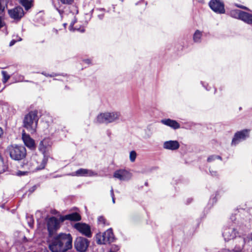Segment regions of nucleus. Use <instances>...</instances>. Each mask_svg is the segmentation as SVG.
Here are the masks:
<instances>
[{
  "instance_id": "58836bf2",
  "label": "nucleus",
  "mask_w": 252,
  "mask_h": 252,
  "mask_svg": "<svg viewBox=\"0 0 252 252\" xmlns=\"http://www.w3.org/2000/svg\"><path fill=\"white\" fill-rule=\"evenodd\" d=\"M3 134V130L0 127V137L1 136V135Z\"/></svg>"
},
{
  "instance_id": "c03bdc74",
  "label": "nucleus",
  "mask_w": 252,
  "mask_h": 252,
  "mask_svg": "<svg viewBox=\"0 0 252 252\" xmlns=\"http://www.w3.org/2000/svg\"><path fill=\"white\" fill-rule=\"evenodd\" d=\"M85 30L83 28L82 29L80 28V32H84Z\"/></svg>"
},
{
  "instance_id": "ea45409f",
  "label": "nucleus",
  "mask_w": 252,
  "mask_h": 252,
  "mask_svg": "<svg viewBox=\"0 0 252 252\" xmlns=\"http://www.w3.org/2000/svg\"><path fill=\"white\" fill-rule=\"evenodd\" d=\"M51 213L53 215H56L57 213V211L56 210H53Z\"/></svg>"
},
{
  "instance_id": "0eeeda50",
  "label": "nucleus",
  "mask_w": 252,
  "mask_h": 252,
  "mask_svg": "<svg viewBox=\"0 0 252 252\" xmlns=\"http://www.w3.org/2000/svg\"><path fill=\"white\" fill-rule=\"evenodd\" d=\"M113 177L121 181H127L131 178L132 174L126 169H121L114 172Z\"/></svg>"
},
{
  "instance_id": "49530a36",
  "label": "nucleus",
  "mask_w": 252,
  "mask_h": 252,
  "mask_svg": "<svg viewBox=\"0 0 252 252\" xmlns=\"http://www.w3.org/2000/svg\"><path fill=\"white\" fill-rule=\"evenodd\" d=\"M66 25H67L66 24H63L64 27H65V26H66Z\"/></svg>"
},
{
  "instance_id": "72a5a7b5",
  "label": "nucleus",
  "mask_w": 252,
  "mask_h": 252,
  "mask_svg": "<svg viewBox=\"0 0 252 252\" xmlns=\"http://www.w3.org/2000/svg\"><path fill=\"white\" fill-rule=\"evenodd\" d=\"M74 245H75V248L76 251L79 252V245H78V244L75 242V244H74Z\"/></svg>"
},
{
  "instance_id": "79ce46f5",
  "label": "nucleus",
  "mask_w": 252,
  "mask_h": 252,
  "mask_svg": "<svg viewBox=\"0 0 252 252\" xmlns=\"http://www.w3.org/2000/svg\"><path fill=\"white\" fill-rule=\"evenodd\" d=\"M15 41H11V42L10 43V46H12L14 44Z\"/></svg>"
},
{
  "instance_id": "4468645a",
  "label": "nucleus",
  "mask_w": 252,
  "mask_h": 252,
  "mask_svg": "<svg viewBox=\"0 0 252 252\" xmlns=\"http://www.w3.org/2000/svg\"><path fill=\"white\" fill-rule=\"evenodd\" d=\"M22 139L26 146L31 149H33L35 148L34 141L29 135L23 134Z\"/></svg>"
},
{
  "instance_id": "9b49d317",
  "label": "nucleus",
  "mask_w": 252,
  "mask_h": 252,
  "mask_svg": "<svg viewBox=\"0 0 252 252\" xmlns=\"http://www.w3.org/2000/svg\"><path fill=\"white\" fill-rule=\"evenodd\" d=\"M237 232L233 227L225 228L222 235L225 241H228L236 237Z\"/></svg>"
},
{
  "instance_id": "2f4dec72",
  "label": "nucleus",
  "mask_w": 252,
  "mask_h": 252,
  "mask_svg": "<svg viewBox=\"0 0 252 252\" xmlns=\"http://www.w3.org/2000/svg\"><path fill=\"white\" fill-rule=\"evenodd\" d=\"M36 187L35 186H33L32 188H31L30 189H29V191L31 193H32V192H33L35 189H36Z\"/></svg>"
},
{
  "instance_id": "4be33fe9",
  "label": "nucleus",
  "mask_w": 252,
  "mask_h": 252,
  "mask_svg": "<svg viewBox=\"0 0 252 252\" xmlns=\"http://www.w3.org/2000/svg\"><path fill=\"white\" fill-rule=\"evenodd\" d=\"M79 173L80 176H91L94 175V173L92 171L84 169H80Z\"/></svg>"
},
{
  "instance_id": "393cba45",
  "label": "nucleus",
  "mask_w": 252,
  "mask_h": 252,
  "mask_svg": "<svg viewBox=\"0 0 252 252\" xmlns=\"http://www.w3.org/2000/svg\"><path fill=\"white\" fill-rule=\"evenodd\" d=\"M1 74L3 76L2 82L5 83L10 78V76L5 71H2Z\"/></svg>"
},
{
  "instance_id": "7ed1b4c3",
  "label": "nucleus",
  "mask_w": 252,
  "mask_h": 252,
  "mask_svg": "<svg viewBox=\"0 0 252 252\" xmlns=\"http://www.w3.org/2000/svg\"><path fill=\"white\" fill-rule=\"evenodd\" d=\"M38 111L34 110L30 111L25 115L23 121V126L31 133L36 132L38 122L40 118L38 116Z\"/></svg>"
},
{
  "instance_id": "6e6552de",
  "label": "nucleus",
  "mask_w": 252,
  "mask_h": 252,
  "mask_svg": "<svg viewBox=\"0 0 252 252\" xmlns=\"http://www.w3.org/2000/svg\"><path fill=\"white\" fill-rule=\"evenodd\" d=\"M9 17L15 21H19L24 15V12L22 7L20 6H16L8 10Z\"/></svg>"
},
{
  "instance_id": "423d86ee",
  "label": "nucleus",
  "mask_w": 252,
  "mask_h": 252,
  "mask_svg": "<svg viewBox=\"0 0 252 252\" xmlns=\"http://www.w3.org/2000/svg\"><path fill=\"white\" fill-rule=\"evenodd\" d=\"M6 151L10 157L15 160H22L26 156V148L22 146L10 145L7 147Z\"/></svg>"
},
{
  "instance_id": "2eb2a0df",
  "label": "nucleus",
  "mask_w": 252,
  "mask_h": 252,
  "mask_svg": "<svg viewBox=\"0 0 252 252\" xmlns=\"http://www.w3.org/2000/svg\"><path fill=\"white\" fill-rule=\"evenodd\" d=\"M80 233L90 238L92 237V233L90 226L86 223H80Z\"/></svg>"
},
{
  "instance_id": "f704fd0d",
  "label": "nucleus",
  "mask_w": 252,
  "mask_h": 252,
  "mask_svg": "<svg viewBox=\"0 0 252 252\" xmlns=\"http://www.w3.org/2000/svg\"><path fill=\"white\" fill-rule=\"evenodd\" d=\"M74 228L79 230V222H77L74 224Z\"/></svg>"
},
{
  "instance_id": "412c9836",
  "label": "nucleus",
  "mask_w": 252,
  "mask_h": 252,
  "mask_svg": "<svg viewBox=\"0 0 252 252\" xmlns=\"http://www.w3.org/2000/svg\"><path fill=\"white\" fill-rule=\"evenodd\" d=\"M8 0H0V15L2 14L7 6Z\"/></svg>"
},
{
  "instance_id": "20e7f679",
  "label": "nucleus",
  "mask_w": 252,
  "mask_h": 252,
  "mask_svg": "<svg viewBox=\"0 0 252 252\" xmlns=\"http://www.w3.org/2000/svg\"><path fill=\"white\" fill-rule=\"evenodd\" d=\"M52 145V142L49 138H44L40 142L38 150L43 155V158L40 164L36 167L37 169L41 170L45 168L48 159L49 152L51 150Z\"/></svg>"
},
{
  "instance_id": "e433bc0d",
  "label": "nucleus",
  "mask_w": 252,
  "mask_h": 252,
  "mask_svg": "<svg viewBox=\"0 0 252 252\" xmlns=\"http://www.w3.org/2000/svg\"><path fill=\"white\" fill-rule=\"evenodd\" d=\"M210 173L212 176H216L217 172L216 171H211Z\"/></svg>"
},
{
  "instance_id": "de8ad7c7",
  "label": "nucleus",
  "mask_w": 252,
  "mask_h": 252,
  "mask_svg": "<svg viewBox=\"0 0 252 252\" xmlns=\"http://www.w3.org/2000/svg\"><path fill=\"white\" fill-rule=\"evenodd\" d=\"M89 11H92L91 8H90V9H89Z\"/></svg>"
},
{
  "instance_id": "39448f33",
  "label": "nucleus",
  "mask_w": 252,
  "mask_h": 252,
  "mask_svg": "<svg viewBox=\"0 0 252 252\" xmlns=\"http://www.w3.org/2000/svg\"><path fill=\"white\" fill-rule=\"evenodd\" d=\"M121 118L120 112L110 111L101 113L96 117V122L99 124H108L118 122Z\"/></svg>"
},
{
  "instance_id": "7c9ffc66",
  "label": "nucleus",
  "mask_w": 252,
  "mask_h": 252,
  "mask_svg": "<svg viewBox=\"0 0 252 252\" xmlns=\"http://www.w3.org/2000/svg\"><path fill=\"white\" fill-rule=\"evenodd\" d=\"M110 194L112 199L113 203L114 204L115 203V199L114 197V190L112 187L111 188V189L110 190Z\"/></svg>"
},
{
  "instance_id": "dca6fc26",
  "label": "nucleus",
  "mask_w": 252,
  "mask_h": 252,
  "mask_svg": "<svg viewBox=\"0 0 252 252\" xmlns=\"http://www.w3.org/2000/svg\"><path fill=\"white\" fill-rule=\"evenodd\" d=\"M103 237H104L105 244L110 243L113 242L114 236L111 229H108L103 233Z\"/></svg>"
},
{
  "instance_id": "cd10ccee",
  "label": "nucleus",
  "mask_w": 252,
  "mask_h": 252,
  "mask_svg": "<svg viewBox=\"0 0 252 252\" xmlns=\"http://www.w3.org/2000/svg\"><path fill=\"white\" fill-rule=\"evenodd\" d=\"M58 1L59 2L65 5L72 4L74 2V0H58Z\"/></svg>"
},
{
  "instance_id": "f3484780",
  "label": "nucleus",
  "mask_w": 252,
  "mask_h": 252,
  "mask_svg": "<svg viewBox=\"0 0 252 252\" xmlns=\"http://www.w3.org/2000/svg\"><path fill=\"white\" fill-rule=\"evenodd\" d=\"M239 19L245 23L252 25V14L242 11Z\"/></svg>"
},
{
  "instance_id": "9d476101",
  "label": "nucleus",
  "mask_w": 252,
  "mask_h": 252,
  "mask_svg": "<svg viewBox=\"0 0 252 252\" xmlns=\"http://www.w3.org/2000/svg\"><path fill=\"white\" fill-rule=\"evenodd\" d=\"M249 131L248 129H244L236 133L232 139V144L235 145L241 140H245L249 136Z\"/></svg>"
},
{
  "instance_id": "1a4fd4ad",
  "label": "nucleus",
  "mask_w": 252,
  "mask_h": 252,
  "mask_svg": "<svg viewBox=\"0 0 252 252\" xmlns=\"http://www.w3.org/2000/svg\"><path fill=\"white\" fill-rule=\"evenodd\" d=\"M209 6L216 13L222 14L225 12L223 3L220 0H211L209 3Z\"/></svg>"
},
{
  "instance_id": "37998d69",
  "label": "nucleus",
  "mask_w": 252,
  "mask_h": 252,
  "mask_svg": "<svg viewBox=\"0 0 252 252\" xmlns=\"http://www.w3.org/2000/svg\"><path fill=\"white\" fill-rule=\"evenodd\" d=\"M78 174H79V170H76L75 172V175L78 176Z\"/></svg>"
},
{
  "instance_id": "a19ab883",
  "label": "nucleus",
  "mask_w": 252,
  "mask_h": 252,
  "mask_svg": "<svg viewBox=\"0 0 252 252\" xmlns=\"http://www.w3.org/2000/svg\"><path fill=\"white\" fill-rule=\"evenodd\" d=\"M83 62L88 63V64H89L90 63V61L89 60H83Z\"/></svg>"
},
{
  "instance_id": "f257e3e1",
  "label": "nucleus",
  "mask_w": 252,
  "mask_h": 252,
  "mask_svg": "<svg viewBox=\"0 0 252 252\" xmlns=\"http://www.w3.org/2000/svg\"><path fill=\"white\" fill-rule=\"evenodd\" d=\"M72 242L70 234L60 233L49 242V249L52 252H66L72 248Z\"/></svg>"
},
{
  "instance_id": "473e14b6",
  "label": "nucleus",
  "mask_w": 252,
  "mask_h": 252,
  "mask_svg": "<svg viewBox=\"0 0 252 252\" xmlns=\"http://www.w3.org/2000/svg\"><path fill=\"white\" fill-rule=\"evenodd\" d=\"M236 6L238 7H239V8H242L244 9H248V8L246 7L241 5L236 4Z\"/></svg>"
},
{
  "instance_id": "a211bd4d",
  "label": "nucleus",
  "mask_w": 252,
  "mask_h": 252,
  "mask_svg": "<svg viewBox=\"0 0 252 252\" xmlns=\"http://www.w3.org/2000/svg\"><path fill=\"white\" fill-rule=\"evenodd\" d=\"M90 242L85 238L80 237V252H85L89 245Z\"/></svg>"
},
{
  "instance_id": "f8f14e48",
  "label": "nucleus",
  "mask_w": 252,
  "mask_h": 252,
  "mask_svg": "<svg viewBox=\"0 0 252 252\" xmlns=\"http://www.w3.org/2000/svg\"><path fill=\"white\" fill-rule=\"evenodd\" d=\"M180 147L179 143L176 140H169L164 142L163 147L165 149L169 150H176Z\"/></svg>"
},
{
  "instance_id": "5701e85b",
  "label": "nucleus",
  "mask_w": 252,
  "mask_h": 252,
  "mask_svg": "<svg viewBox=\"0 0 252 252\" xmlns=\"http://www.w3.org/2000/svg\"><path fill=\"white\" fill-rule=\"evenodd\" d=\"M95 238L96 243L98 244H105V240H104V237H103V234L102 235L100 233L97 234Z\"/></svg>"
},
{
  "instance_id": "aec40b11",
  "label": "nucleus",
  "mask_w": 252,
  "mask_h": 252,
  "mask_svg": "<svg viewBox=\"0 0 252 252\" xmlns=\"http://www.w3.org/2000/svg\"><path fill=\"white\" fill-rule=\"evenodd\" d=\"M241 12V10L238 9L232 10L230 11L229 15L232 17L239 19Z\"/></svg>"
},
{
  "instance_id": "bb28decb",
  "label": "nucleus",
  "mask_w": 252,
  "mask_h": 252,
  "mask_svg": "<svg viewBox=\"0 0 252 252\" xmlns=\"http://www.w3.org/2000/svg\"><path fill=\"white\" fill-rule=\"evenodd\" d=\"M77 22V19L76 18H74V19L73 20H72V22L70 23V26H69V30L70 31L74 32L76 30V31L79 30V29H76V28H73V25H74L75 23H76Z\"/></svg>"
},
{
  "instance_id": "b1692460",
  "label": "nucleus",
  "mask_w": 252,
  "mask_h": 252,
  "mask_svg": "<svg viewBox=\"0 0 252 252\" xmlns=\"http://www.w3.org/2000/svg\"><path fill=\"white\" fill-rule=\"evenodd\" d=\"M201 36H202L201 32L197 30L195 32L194 35H193L194 41L196 42H199L200 40Z\"/></svg>"
},
{
  "instance_id": "c85d7f7f",
  "label": "nucleus",
  "mask_w": 252,
  "mask_h": 252,
  "mask_svg": "<svg viewBox=\"0 0 252 252\" xmlns=\"http://www.w3.org/2000/svg\"><path fill=\"white\" fill-rule=\"evenodd\" d=\"M217 158L221 160V158L220 156L212 155L208 158L207 161L208 162H211Z\"/></svg>"
},
{
  "instance_id": "4c0bfd02",
  "label": "nucleus",
  "mask_w": 252,
  "mask_h": 252,
  "mask_svg": "<svg viewBox=\"0 0 252 252\" xmlns=\"http://www.w3.org/2000/svg\"><path fill=\"white\" fill-rule=\"evenodd\" d=\"M25 175V172H23L21 171H19V172H18V175L21 176V175Z\"/></svg>"
},
{
  "instance_id": "c9c22d12",
  "label": "nucleus",
  "mask_w": 252,
  "mask_h": 252,
  "mask_svg": "<svg viewBox=\"0 0 252 252\" xmlns=\"http://www.w3.org/2000/svg\"><path fill=\"white\" fill-rule=\"evenodd\" d=\"M3 26V23L2 22L1 18L0 17V29Z\"/></svg>"
},
{
  "instance_id": "f03ea898",
  "label": "nucleus",
  "mask_w": 252,
  "mask_h": 252,
  "mask_svg": "<svg viewBox=\"0 0 252 252\" xmlns=\"http://www.w3.org/2000/svg\"><path fill=\"white\" fill-rule=\"evenodd\" d=\"M65 220L71 221L79 220V214L73 213L65 216H60L59 219L55 217H51L46 220L47 228L49 236L51 237L60 227V223Z\"/></svg>"
},
{
  "instance_id": "09e8293b",
  "label": "nucleus",
  "mask_w": 252,
  "mask_h": 252,
  "mask_svg": "<svg viewBox=\"0 0 252 252\" xmlns=\"http://www.w3.org/2000/svg\"><path fill=\"white\" fill-rule=\"evenodd\" d=\"M99 17L100 19H101V18H102V17H100V16H99Z\"/></svg>"
},
{
  "instance_id": "a878e982",
  "label": "nucleus",
  "mask_w": 252,
  "mask_h": 252,
  "mask_svg": "<svg viewBox=\"0 0 252 252\" xmlns=\"http://www.w3.org/2000/svg\"><path fill=\"white\" fill-rule=\"evenodd\" d=\"M137 154L135 151H132L129 153V159L131 162H134L136 158Z\"/></svg>"
},
{
  "instance_id": "a18cd8bd",
  "label": "nucleus",
  "mask_w": 252,
  "mask_h": 252,
  "mask_svg": "<svg viewBox=\"0 0 252 252\" xmlns=\"http://www.w3.org/2000/svg\"><path fill=\"white\" fill-rule=\"evenodd\" d=\"M242 240V244H243H243H244V240Z\"/></svg>"
},
{
  "instance_id": "c756f323",
  "label": "nucleus",
  "mask_w": 252,
  "mask_h": 252,
  "mask_svg": "<svg viewBox=\"0 0 252 252\" xmlns=\"http://www.w3.org/2000/svg\"><path fill=\"white\" fill-rule=\"evenodd\" d=\"M97 220L99 224H101L102 225L106 224V220L102 216L99 217L98 218Z\"/></svg>"
},
{
  "instance_id": "ddd939ff",
  "label": "nucleus",
  "mask_w": 252,
  "mask_h": 252,
  "mask_svg": "<svg viewBox=\"0 0 252 252\" xmlns=\"http://www.w3.org/2000/svg\"><path fill=\"white\" fill-rule=\"evenodd\" d=\"M161 123L162 124L168 126L174 129H177L180 127V124L176 121L170 119L161 120Z\"/></svg>"
},
{
  "instance_id": "6ab92c4d",
  "label": "nucleus",
  "mask_w": 252,
  "mask_h": 252,
  "mask_svg": "<svg viewBox=\"0 0 252 252\" xmlns=\"http://www.w3.org/2000/svg\"><path fill=\"white\" fill-rule=\"evenodd\" d=\"M19 2L26 10L30 9L33 5L32 0H19Z\"/></svg>"
}]
</instances>
